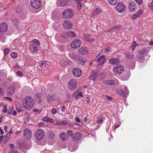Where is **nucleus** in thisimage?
I'll return each mask as SVG.
<instances>
[{
	"label": "nucleus",
	"instance_id": "8",
	"mask_svg": "<svg viewBox=\"0 0 153 153\" xmlns=\"http://www.w3.org/2000/svg\"><path fill=\"white\" fill-rule=\"evenodd\" d=\"M81 44V42L78 39H76L73 41L71 43V46L74 48L79 47Z\"/></svg>",
	"mask_w": 153,
	"mask_h": 153
},
{
	"label": "nucleus",
	"instance_id": "1",
	"mask_svg": "<svg viewBox=\"0 0 153 153\" xmlns=\"http://www.w3.org/2000/svg\"><path fill=\"white\" fill-rule=\"evenodd\" d=\"M33 100L30 96H26L23 100V105L26 108L30 109L33 107Z\"/></svg>",
	"mask_w": 153,
	"mask_h": 153
},
{
	"label": "nucleus",
	"instance_id": "39",
	"mask_svg": "<svg viewBox=\"0 0 153 153\" xmlns=\"http://www.w3.org/2000/svg\"><path fill=\"white\" fill-rule=\"evenodd\" d=\"M108 1L111 5H114L117 3L118 0H108Z\"/></svg>",
	"mask_w": 153,
	"mask_h": 153
},
{
	"label": "nucleus",
	"instance_id": "60",
	"mask_svg": "<svg viewBox=\"0 0 153 153\" xmlns=\"http://www.w3.org/2000/svg\"><path fill=\"white\" fill-rule=\"evenodd\" d=\"M10 153H18V152L16 150H11Z\"/></svg>",
	"mask_w": 153,
	"mask_h": 153
},
{
	"label": "nucleus",
	"instance_id": "23",
	"mask_svg": "<svg viewBox=\"0 0 153 153\" xmlns=\"http://www.w3.org/2000/svg\"><path fill=\"white\" fill-rule=\"evenodd\" d=\"M109 62L111 64L117 65L120 63V61L118 59L114 58L110 59L109 60Z\"/></svg>",
	"mask_w": 153,
	"mask_h": 153
},
{
	"label": "nucleus",
	"instance_id": "35",
	"mask_svg": "<svg viewBox=\"0 0 153 153\" xmlns=\"http://www.w3.org/2000/svg\"><path fill=\"white\" fill-rule=\"evenodd\" d=\"M32 43H33L32 44H34V45L36 46H39L40 45L39 41L36 39L32 40Z\"/></svg>",
	"mask_w": 153,
	"mask_h": 153
},
{
	"label": "nucleus",
	"instance_id": "53",
	"mask_svg": "<svg viewBox=\"0 0 153 153\" xmlns=\"http://www.w3.org/2000/svg\"><path fill=\"white\" fill-rule=\"evenodd\" d=\"M34 25H31L30 28H29V30H30V29H31V30L32 31H34L35 30V29H36L37 28H35L34 27Z\"/></svg>",
	"mask_w": 153,
	"mask_h": 153
},
{
	"label": "nucleus",
	"instance_id": "11",
	"mask_svg": "<svg viewBox=\"0 0 153 153\" xmlns=\"http://www.w3.org/2000/svg\"><path fill=\"white\" fill-rule=\"evenodd\" d=\"M128 8L131 12H134L137 8L136 4L134 1H130L129 3Z\"/></svg>",
	"mask_w": 153,
	"mask_h": 153
},
{
	"label": "nucleus",
	"instance_id": "26",
	"mask_svg": "<svg viewBox=\"0 0 153 153\" xmlns=\"http://www.w3.org/2000/svg\"><path fill=\"white\" fill-rule=\"evenodd\" d=\"M117 92L119 94L122 96H123L124 97H126V94L125 91L119 89L117 90Z\"/></svg>",
	"mask_w": 153,
	"mask_h": 153
},
{
	"label": "nucleus",
	"instance_id": "40",
	"mask_svg": "<svg viewBox=\"0 0 153 153\" xmlns=\"http://www.w3.org/2000/svg\"><path fill=\"white\" fill-rule=\"evenodd\" d=\"M42 96V94L41 93H38L35 95V97L36 98L40 100H41Z\"/></svg>",
	"mask_w": 153,
	"mask_h": 153
},
{
	"label": "nucleus",
	"instance_id": "54",
	"mask_svg": "<svg viewBox=\"0 0 153 153\" xmlns=\"http://www.w3.org/2000/svg\"><path fill=\"white\" fill-rule=\"evenodd\" d=\"M16 74L19 76H22V73L21 72L18 71L16 73Z\"/></svg>",
	"mask_w": 153,
	"mask_h": 153
},
{
	"label": "nucleus",
	"instance_id": "17",
	"mask_svg": "<svg viewBox=\"0 0 153 153\" xmlns=\"http://www.w3.org/2000/svg\"><path fill=\"white\" fill-rule=\"evenodd\" d=\"M15 91V88L13 86L9 87L6 91L7 94V95L10 96L12 95Z\"/></svg>",
	"mask_w": 153,
	"mask_h": 153
},
{
	"label": "nucleus",
	"instance_id": "56",
	"mask_svg": "<svg viewBox=\"0 0 153 153\" xmlns=\"http://www.w3.org/2000/svg\"><path fill=\"white\" fill-rule=\"evenodd\" d=\"M3 98L4 99H6L9 101L11 102L12 101V99L10 97H3Z\"/></svg>",
	"mask_w": 153,
	"mask_h": 153
},
{
	"label": "nucleus",
	"instance_id": "9",
	"mask_svg": "<svg viewBox=\"0 0 153 153\" xmlns=\"http://www.w3.org/2000/svg\"><path fill=\"white\" fill-rule=\"evenodd\" d=\"M72 72L74 76L77 77L81 76L82 74V71L79 68H74Z\"/></svg>",
	"mask_w": 153,
	"mask_h": 153
},
{
	"label": "nucleus",
	"instance_id": "29",
	"mask_svg": "<svg viewBox=\"0 0 153 153\" xmlns=\"http://www.w3.org/2000/svg\"><path fill=\"white\" fill-rule=\"evenodd\" d=\"M101 12V10L99 8H97L92 13L91 16H95L98 15Z\"/></svg>",
	"mask_w": 153,
	"mask_h": 153
},
{
	"label": "nucleus",
	"instance_id": "2",
	"mask_svg": "<svg viewBox=\"0 0 153 153\" xmlns=\"http://www.w3.org/2000/svg\"><path fill=\"white\" fill-rule=\"evenodd\" d=\"M73 10L71 9L65 10L62 13V17L64 19H70L74 16Z\"/></svg>",
	"mask_w": 153,
	"mask_h": 153
},
{
	"label": "nucleus",
	"instance_id": "25",
	"mask_svg": "<svg viewBox=\"0 0 153 153\" xmlns=\"http://www.w3.org/2000/svg\"><path fill=\"white\" fill-rule=\"evenodd\" d=\"M142 11L141 10H140L138 11L135 13L134 14L131 16V18L133 19H135L137 18L140 16L142 13Z\"/></svg>",
	"mask_w": 153,
	"mask_h": 153
},
{
	"label": "nucleus",
	"instance_id": "51",
	"mask_svg": "<svg viewBox=\"0 0 153 153\" xmlns=\"http://www.w3.org/2000/svg\"><path fill=\"white\" fill-rule=\"evenodd\" d=\"M9 147L11 149V150H13L15 148V146L13 144H10L9 145Z\"/></svg>",
	"mask_w": 153,
	"mask_h": 153
},
{
	"label": "nucleus",
	"instance_id": "43",
	"mask_svg": "<svg viewBox=\"0 0 153 153\" xmlns=\"http://www.w3.org/2000/svg\"><path fill=\"white\" fill-rule=\"evenodd\" d=\"M81 58L82 59L79 60V61L80 62V63L82 65H84L85 63L86 62V60L85 59H84L82 57H81Z\"/></svg>",
	"mask_w": 153,
	"mask_h": 153
},
{
	"label": "nucleus",
	"instance_id": "64",
	"mask_svg": "<svg viewBox=\"0 0 153 153\" xmlns=\"http://www.w3.org/2000/svg\"><path fill=\"white\" fill-rule=\"evenodd\" d=\"M75 120L76 121L78 122H80V120L79 118L78 117H76L75 118Z\"/></svg>",
	"mask_w": 153,
	"mask_h": 153
},
{
	"label": "nucleus",
	"instance_id": "57",
	"mask_svg": "<svg viewBox=\"0 0 153 153\" xmlns=\"http://www.w3.org/2000/svg\"><path fill=\"white\" fill-rule=\"evenodd\" d=\"M136 2L139 4H141L142 3V0H134Z\"/></svg>",
	"mask_w": 153,
	"mask_h": 153
},
{
	"label": "nucleus",
	"instance_id": "55",
	"mask_svg": "<svg viewBox=\"0 0 153 153\" xmlns=\"http://www.w3.org/2000/svg\"><path fill=\"white\" fill-rule=\"evenodd\" d=\"M4 94V92L3 89L0 87V95H3Z\"/></svg>",
	"mask_w": 153,
	"mask_h": 153
},
{
	"label": "nucleus",
	"instance_id": "41",
	"mask_svg": "<svg viewBox=\"0 0 153 153\" xmlns=\"http://www.w3.org/2000/svg\"><path fill=\"white\" fill-rule=\"evenodd\" d=\"M48 135L49 137L51 139H52L54 138V135L52 131L49 132H48Z\"/></svg>",
	"mask_w": 153,
	"mask_h": 153
},
{
	"label": "nucleus",
	"instance_id": "63",
	"mask_svg": "<svg viewBox=\"0 0 153 153\" xmlns=\"http://www.w3.org/2000/svg\"><path fill=\"white\" fill-rule=\"evenodd\" d=\"M13 110L12 108H11L10 110H9L8 112L7 111V113L8 114H10L12 113V111Z\"/></svg>",
	"mask_w": 153,
	"mask_h": 153
},
{
	"label": "nucleus",
	"instance_id": "36",
	"mask_svg": "<svg viewBox=\"0 0 153 153\" xmlns=\"http://www.w3.org/2000/svg\"><path fill=\"white\" fill-rule=\"evenodd\" d=\"M71 57L73 59L75 60L79 61V60L82 59L80 57L74 53H72V55L71 56Z\"/></svg>",
	"mask_w": 153,
	"mask_h": 153
},
{
	"label": "nucleus",
	"instance_id": "59",
	"mask_svg": "<svg viewBox=\"0 0 153 153\" xmlns=\"http://www.w3.org/2000/svg\"><path fill=\"white\" fill-rule=\"evenodd\" d=\"M29 120V118L28 117H27L26 118H25V120H24V122L25 123H28Z\"/></svg>",
	"mask_w": 153,
	"mask_h": 153
},
{
	"label": "nucleus",
	"instance_id": "37",
	"mask_svg": "<svg viewBox=\"0 0 153 153\" xmlns=\"http://www.w3.org/2000/svg\"><path fill=\"white\" fill-rule=\"evenodd\" d=\"M105 118L103 117H101L98 118L96 120V123L98 124L102 123Z\"/></svg>",
	"mask_w": 153,
	"mask_h": 153
},
{
	"label": "nucleus",
	"instance_id": "49",
	"mask_svg": "<svg viewBox=\"0 0 153 153\" xmlns=\"http://www.w3.org/2000/svg\"><path fill=\"white\" fill-rule=\"evenodd\" d=\"M137 45V44L136 42L134 41L133 43V45H131V47L133 49H135Z\"/></svg>",
	"mask_w": 153,
	"mask_h": 153
},
{
	"label": "nucleus",
	"instance_id": "3",
	"mask_svg": "<svg viewBox=\"0 0 153 153\" xmlns=\"http://www.w3.org/2000/svg\"><path fill=\"white\" fill-rule=\"evenodd\" d=\"M45 135L44 131L42 129L37 130L35 133V137L38 140H41Z\"/></svg>",
	"mask_w": 153,
	"mask_h": 153
},
{
	"label": "nucleus",
	"instance_id": "61",
	"mask_svg": "<svg viewBox=\"0 0 153 153\" xmlns=\"http://www.w3.org/2000/svg\"><path fill=\"white\" fill-rule=\"evenodd\" d=\"M61 111H62L63 112L65 110V107L64 105H63L62 106V107L61 109Z\"/></svg>",
	"mask_w": 153,
	"mask_h": 153
},
{
	"label": "nucleus",
	"instance_id": "20",
	"mask_svg": "<svg viewBox=\"0 0 153 153\" xmlns=\"http://www.w3.org/2000/svg\"><path fill=\"white\" fill-rule=\"evenodd\" d=\"M67 4V1L65 0H58L57 3V6L59 7L64 6Z\"/></svg>",
	"mask_w": 153,
	"mask_h": 153
},
{
	"label": "nucleus",
	"instance_id": "31",
	"mask_svg": "<svg viewBox=\"0 0 153 153\" xmlns=\"http://www.w3.org/2000/svg\"><path fill=\"white\" fill-rule=\"evenodd\" d=\"M85 39L86 41L90 42H92L94 40L93 37L88 34L85 35Z\"/></svg>",
	"mask_w": 153,
	"mask_h": 153
},
{
	"label": "nucleus",
	"instance_id": "16",
	"mask_svg": "<svg viewBox=\"0 0 153 153\" xmlns=\"http://www.w3.org/2000/svg\"><path fill=\"white\" fill-rule=\"evenodd\" d=\"M98 76V73L96 71H93L89 76V79L91 80H94L96 79Z\"/></svg>",
	"mask_w": 153,
	"mask_h": 153
},
{
	"label": "nucleus",
	"instance_id": "5",
	"mask_svg": "<svg viewBox=\"0 0 153 153\" xmlns=\"http://www.w3.org/2000/svg\"><path fill=\"white\" fill-rule=\"evenodd\" d=\"M77 84L76 80L73 79H71L68 83L69 88L72 91L74 90L76 88Z\"/></svg>",
	"mask_w": 153,
	"mask_h": 153
},
{
	"label": "nucleus",
	"instance_id": "42",
	"mask_svg": "<svg viewBox=\"0 0 153 153\" xmlns=\"http://www.w3.org/2000/svg\"><path fill=\"white\" fill-rule=\"evenodd\" d=\"M82 4L81 2H78L77 9L79 10H80L82 8Z\"/></svg>",
	"mask_w": 153,
	"mask_h": 153
},
{
	"label": "nucleus",
	"instance_id": "19",
	"mask_svg": "<svg viewBox=\"0 0 153 153\" xmlns=\"http://www.w3.org/2000/svg\"><path fill=\"white\" fill-rule=\"evenodd\" d=\"M55 98L56 97L54 95L49 94L48 95L47 98V102L48 103H51L53 101L55 100Z\"/></svg>",
	"mask_w": 153,
	"mask_h": 153
},
{
	"label": "nucleus",
	"instance_id": "6",
	"mask_svg": "<svg viewBox=\"0 0 153 153\" xmlns=\"http://www.w3.org/2000/svg\"><path fill=\"white\" fill-rule=\"evenodd\" d=\"M124 69V67L123 66H117L113 68V70L114 73L119 74L123 72Z\"/></svg>",
	"mask_w": 153,
	"mask_h": 153
},
{
	"label": "nucleus",
	"instance_id": "33",
	"mask_svg": "<svg viewBox=\"0 0 153 153\" xmlns=\"http://www.w3.org/2000/svg\"><path fill=\"white\" fill-rule=\"evenodd\" d=\"M46 65V62L45 61L41 62L40 63L38 64V67L39 69H41V67H45Z\"/></svg>",
	"mask_w": 153,
	"mask_h": 153
},
{
	"label": "nucleus",
	"instance_id": "45",
	"mask_svg": "<svg viewBox=\"0 0 153 153\" xmlns=\"http://www.w3.org/2000/svg\"><path fill=\"white\" fill-rule=\"evenodd\" d=\"M11 57L13 58H16L17 56V54L15 52L12 53L10 54Z\"/></svg>",
	"mask_w": 153,
	"mask_h": 153
},
{
	"label": "nucleus",
	"instance_id": "7",
	"mask_svg": "<svg viewBox=\"0 0 153 153\" xmlns=\"http://www.w3.org/2000/svg\"><path fill=\"white\" fill-rule=\"evenodd\" d=\"M125 9V5L122 2H119L117 4L116 9L119 13H121L123 12Z\"/></svg>",
	"mask_w": 153,
	"mask_h": 153
},
{
	"label": "nucleus",
	"instance_id": "28",
	"mask_svg": "<svg viewBox=\"0 0 153 153\" xmlns=\"http://www.w3.org/2000/svg\"><path fill=\"white\" fill-rule=\"evenodd\" d=\"M42 120L43 121L45 122H48L51 123H53L54 122V120L50 118L49 117H46L42 119Z\"/></svg>",
	"mask_w": 153,
	"mask_h": 153
},
{
	"label": "nucleus",
	"instance_id": "15",
	"mask_svg": "<svg viewBox=\"0 0 153 153\" xmlns=\"http://www.w3.org/2000/svg\"><path fill=\"white\" fill-rule=\"evenodd\" d=\"M8 28L7 24L4 22H3L0 24V31L1 32H4L7 31Z\"/></svg>",
	"mask_w": 153,
	"mask_h": 153
},
{
	"label": "nucleus",
	"instance_id": "12",
	"mask_svg": "<svg viewBox=\"0 0 153 153\" xmlns=\"http://www.w3.org/2000/svg\"><path fill=\"white\" fill-rule=\"evenodd\" d=\"M82 137V134L78 131L74 133L73 135L72 139L74 142L77 141L79 140Z\"/></svg>",
	"mask_w": 153,
	"mask_h": 153
},
{
	"label": "nucleus",
	"instance_id": "14",
	"mask_svg": "<svg viewBox=\"0 0 153 153\" xmlns=\"http://www.w3.org/2000/svg\"><path fill=\"white\" fill-rule=\"evenodd\" d=\"M72 25V23L69 20H65L63 23L64 28L67 29H71Z\"/></svg>",
	"mask_w": 153,
	"mask_h": 153
},
{
	"label": "nucleus",
	"instance_id": "18",
	"mask_svg": "<svg viewBox=\"0 0 153 153\" xmlns=\"http://www.w3.org/2000/svg\"><path fill=\"white\" fill-rule=\"evenodd\" d=\"M29 48L31 52L34 53H37L38 51L37 47L34 44H31L30 45Z\"/></svg>",
	"mask_w": 153,
	"mask_h": 153
},
{
	"label": "nucleus",
	"instance_id": "30",
	"mask_svg": "<svg viewBox=\"0 0 153 153\" xmlns=\"http://www.w3.org/2000/svg\"><path fill=\"white\" fill-rule=\"evenodd\" d=\"M60 137L61 139L63 141L67 140V137L66 134L63 132H61L60 134Z\"/></svg>",
	"mask_w": 153,
	"mask_h": 153
},
{
	"label": "nucleus",
	"instance_id": "13",
	"mask_svg": "<svg viewBox=\"0 0 153 153\" xmlns=\"http://www.w3.org/2000/svg\"><path fill=\"white\" fill-rule=\"evenodd\" d=\"M105 56L101 55L97 60V65L98 66L103 65L105 63Z\"/></svg>",
	"mask_w": 153,
	"mask_h": 153
},
{
	"label": "nucleus",
	"instance_id": "48",
	"mask_svg": "<svg viewBox=\"0 0 153 153\" xmlns=\"http://www.w3.org/2000/svg\"><path fill=\"white\" fill-rule=\"evenodd\" d=\"M105 76V74L104 73H101L98 76V78H99L100 79L102 80Z\"/></svg>",
	"mask_w": 153,
	"mask_h": 153
},
{
	"label": "nucleus",
	"instance_id": "32",
	"mask_svg": "<svg viewBox=\"0 0 153 153\" xmlns=\"http://www.w3.org/2000/svg\"><path fill=\"white\" fill-rule=\"evenodd\" d=\"M125 57L126 59H131L133 58L134 56L133 54L129 53L126 52L125 54Z\"/></svg>",
	"mask_w": 153,
	"mask_h": 153
},
{
	"label": "nucleus",
	"instance_id": "4",
	"mask_svg": "<svg viewBox=\"0 0 153 153\" xmlns=\"http://www.w3.org/2000/svg\"><path fill=\"white\" fill-rule=\"evenodd\" d=\"M30 2L32 7L36 9L40 7L42 4L40 0H31Z\"/></svg>",
	"mask_w": 153,
	"mask_h": 153
},
{
	"label": "nucleus",
	"instance_id": "24",
	"mask_svg": "<svg viewBox=\"0 0 153 153\" xmlns=\"http://www.w3.org/2000/svg\"><path fill=\"white\" fill-rule=\"evenodd\" d=\"M121 28V26L120 25H118L116 27L112 28L110 30V32L113 33L114 32V33H118L119 31V30Z\"/></svg>",
	"mask_w": 153,
	"mask_h": 153
},
{
	"label": "nucleus",
	"instance_id": "27",
	"mask_svg": "<svg viewBox=\"0 0 153 153\" xmlns=\"http://www.w3.org/2000/svg\"><path fill=\"white\" fill-rule=\"evenodd\" d=\"M67 36L69 37L75 38L76 37V35L74 31H70L66 33Z\"/></svg>",
	"mask_w": 153,
	"mask_h": 153
},
{
	"label": "nucleus",
	"instance_id": "21",
	"mask_svg": "<svg viewBox=\"0 0 153 153\" xmlns=\"http://www.w3.org/2000/svg\"><path fill=\"white\" fill-rule=\"evenodd\" d=\"M72 96L74 97H75L76 100L79 99V97H83L81 92L78 93L77 91H75L73 94Z\"/></svg>",
	"mask_w": 153,
	"mask_h": 153
},
{
	"label": "nucleus",
	"instance_id": "50",
	"mask_svg": "<svg viewBox=\"0 0 153 153\" xmlns=\"http://www.w3.org/2000/svg\"><path fill=\"white\" fill-rule=\"evenodd\" d=\"M67 134L68 136H71V137H72L73 135V132L72 131L70 130H68L67 132Z\"/></svg>",
	"mask_w": 153,
	"mask_h": 153
},
{
	"label": "nucleus",
	"instance_id": "58",
	"mask_svg": "<svg viewBox=\"0 0 153 153\" xmlns=\"http://www.w3.org/2000/svg\"><path fill=\"white\" fill-rule=\"evenodd\" d=\"M10 136V134L8 133L6 135L5 137V138L6 139V140H7L9 138Z\"/></svg>",
	"mask_w": 153,
	"mask_h": 153
},
{
	"label": "nucleus",
	"instance_id": "52",
	"mask_svg": "<svg viewBox=\"0 0 153 153\" xmlns=\"http://www.w3.org/2000/svg\"><path fill=\"white\" fill-rule=\"evenodd\" d=\"M57 111L56 108H53L51 110V112L52 114H56L57 113Z\"/></svg>",
	"mask_w": 153,
	"mask_h": 153
},
{
	"label": "nucleus",
	"instance_id": "22",
	"mask_svg": "<svg viewBox=\"0 0 153 153\" xmlns=\"http://www.w3.org/2000/svg\"><path fill=\"white\" fill-rule=\"evenodd\" d=\"M79 52L81 54H85L88 53V50L86 48L82 47L81 48L79 49Z\"/></svg>",
	"mask_w": 153,
	"mask_h": 153
},
{
	"label": "nucleus",
	"instance_id": "47",
	"mask_svg": "<svg viewBox=\"0 0 153 153\" xmlns=\"http://www.w3.org/2000/svg\"><path fill=\"white\" fill-rule=\"evenodd\" d=\"M137 58H139L140 59H143L144 58V56L142 54H140V53L137 56Z\"/></svg>",
	"mask_w": 153,
	"mask_h": 153
},
{
	"label": "nucleus",
	"instance_id": "38",
	"mask_svg": "<svg viewBox=\"0 0 153 153\" xmlns=\"http://www.w3.org/2000/svg\"><path fill=\"white\" fill-rule=\"evenodd\" d=\"M105 83L107 85H113L114 83V82L113 80L110 79L106 81H105Z\"/></svg>",
	"mask_w": 153,
	"mask_h": 153
},
{
	"label": "nucleus",
	"instance_id": "34",
	"mask_svg": "<svg viewBox=\"0 0 153 153\" xmlns=\"http://www.w3.org/2000/svg\"><path fill=\"white\" fill-rule=\"evenodd\" d=\"M149 50L147 48H145L143 49H142L141 51H140L139 52L140 53V54H142L143 55L145 54H147L149 52Z\"/></svg>",
	"mask_w": 153,
	"mask_h": 153
},
{
	"label": "nucleus",
	"instance_id": "44",
	"mask_svg": "<svg viewBox=\"0 0 153 153\" xmlns=\"http://www.w3.org/2000/svg\"><path fill=\"white\" fill-rule=\"evenodd\" d=\"M5 39V37L4 36L3 34H1L0 33V39L1 41L4 42V40Z\"/></svg>",
	"mask_w": 153,
	"mask_h": 153
},
{
	"label": "nucleus",
	"instance_id": "62",
	"mask_svg": "<svg viewBox=\"0 0 153 153\" xmlns=\"http://www.w3.org/2000/svg\"><path fill=\"white\" fill-rule=\"evenodd\" d=\"M105 97L107 98V100H112V98L110 96H106Z\"/></svg>",
	"mask_w": 153,
	"mask_h": 153
},
{
	"label": "nucleus",
	"instance_id": "10",
	"mask_svg": "<svg viewBox=\"0 0 153 153\" xmlns=\"http://www.w3.org/2000/svg\"><path fill=\"white\" fill-rule=\"evenodd\" d=\"M32 133L30 130L28 129H25L23 132V136L25 139H29L31 137Z\"/></svg>",
	"mask_w": 153,
	"mask_h": 153
},
{
	"label": "nucleus",
	"instance_id": "46",
	"mask_svg": "<svg viewBox=\"0 0 153 153\" xmlns=\"http://www.w3.org/2000/svg\"><path fill=\"white\" fill-rule=\"evenodd\" d=\"M10 51V49L9 48H5L4 50V54L5 56L7 55Z\"/></svg>",
	"mask_w": 153,
	"mask_h": 153
}]
</instances>
